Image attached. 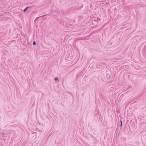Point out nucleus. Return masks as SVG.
Listing matches in <instances>:
<instances>
[{
    "label": "nucleus",
    "mask_w": 146,
    "mask_h": 146,
    "mask_svg": "<svg viewBox=\"0 0 146 146\" xmlns=\"http://www.w3.org/2000/svg\"><path fill=\"white\" fill-rule=\"evenodd\" d=\"M28 8V7H27L25 9H24L23 10L24 12H25L26 11Z\"/></svg>",
    "instance_id": "f257e3e1"
},
{
    "label": "nucleus",
    "mask_w": 146,
    "mask_h": 146,
    "mask_svg": "<svg viewBox=\"0 0 146 146\" xmlns=\"http://www.w3.org/2000/svg\"><path fill=\"white\" fill-rule=\"evenodd\" d=\"M55 80L56 81L57 80H58V79L57 78H55Z\"/></svg>",
    "instance_id": "f03ea898"
},
{
    "label": "nucleus",
    "mask_w": 146,
    "mask_h": 146,
    "mask_svg": "<svg viewBox=\"0 0 146 146\" xmlns=\"http://www.w3.org/2000/svg\"><path fill=\"white\" fill-rule=\"evenodd\" d=\"M35 44H36V42L35 41L34 42H33V45H35Z\"/></svg>",
    "instance_id": "7ed1b4c3"
},
{
    "label": "nucleus",
    "mask_w": 146,
    "mask_h": 146,
    "mask_svg": "<svg viewBox=\"0 0 146 146\" xmlns=\"http://www.w3.org/2000/svg\"><path fill=\"white\" fill-rule=\"evenodd\" d=\"M120 122H121V123H122V121H121H121H120Z\"/></svg>",
    "instance_id": "20e7f679"
},
{
    "label": "nucleus",
    "mask_w": 146,
    "mask_h": 146,
    "mask_svg": "<svg viewBox=\"0 0 146 146\" xmlns=\"http://www.w3.org/2000/svg\"><path fill=\"white\" fill-rule=\"evenodd\" d=\"M122 123H121V127L122 126Z\"/></svg>",
    "instance_id": "39448f33"
}]
</instances>
